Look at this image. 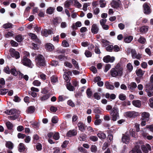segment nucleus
<instances>
[{
  "label": "nucleus",
  "instance_id": "obj_7",
  "mask_svg": "<svg viewBox=\"0 0 153 153\" xmlns=\"http://www.w3.org/2000/svg\"><path fill=\"white\" fill-rule=\"evenodd\" d=\"M115 60V58L114 56L111 57L109 55H107L104 57L103 60L106 63L113 62Z\"/></svg>",
  "mask_w": 153,
  "mask_h": 153
},
{
  "label": "nucleus",
  "instance_id": "obj_28",
  "mask_svg": "<svg viewBox=\"0 0 153 153\" xmlns=\"http://www.w3.org/2000/svg\"><path fill=\"white\" fill-rule=\"evenodd\" d=\"M52 32L51 30H47L46 29H44L42 32V36L47 37L49 34H51Z\"/></svg>",
  "mask_w": 153,
  "mask_h": 153
},
{
  "label": "nucleus",
  "instance_id": "obj_21",
  "mask_svg": "<svg viewBox=\"0 0 153 153\" xmlns=\"http://www.w3.org/2000/svg\"><path fill=\"white\" fill-rule=\"evenodd\" d=\"M149 27L147 26H143L140 28V32L145 33L147 32L148 30Z\"/></svg>",
  "mask_w": 153,
  "mask_h": 153
},
{
  "label": "nucleus",
  "instance_id": "obj_38",
  "mask_svg": "<svg viewBox=\"0 0 153 153\" xmlns=\"http://www.w3.org/2000/svg\"><path fill=\"white\" fill-rule=\"evenodd\" d=\"M15 39L18 42H21L23 40L22 36L20 35H18L16 36L15 37Z\"/></svg>",
  "mask_w": 153,
  "mask_h": 153
},
{
  "label": "nucleus",
  "instance_id": "obj_52",
  "mask_svg": "<svg viewBox=\"0 0 153 153\" xmlns=\"http://www.w3.org/2000/svg\"><path fill=\"white\" fill-rule=\"evenodd\" d=\"M74 6L78 8H80L82 7L81 4L78 1H75Z\"/></svg>",
  "mask_w": 153,
  "mask_h": 153
},
{
  "label": "nucleus",
  "instance_id": "obj_47",
  "mask_svg": "<svg viewBox=\"0 0 153 153\" xmlns=\"http://www.w3.org/2000/svg\"><path fill=\"white\" fill-rule=\"evenodd\" d=\"M86 94L88 98H90L92 95V92L90 88H88L86 91Z\"/></svg>",
  "mask_w": 153,
  "mask_h": 153
},
{
  "label": "nucleus",
  "instance_id": "obj_22",
  "mask_svg": "<svg viewBox=\"0 0 153 153\" xmlns=\"http://www.w3.org/2000/svg\"><path fill=\"white\" fill-rule=\"evenodd\" d=\"M145 71H143L141 69L137 70L136 73L137 75L139 77H141L144 74Z\"/></svg>",
  "mask_w": 153,
  "mask_h": 153
},
{
  "label": "nucleus",
  "instance_id": "obj_34",
  "mask_svg": "<svg viewBox=\"0 0 153 153\" xmlns=\"http://www.w3.org/2000/svg\"><path fill=\"white\" fill-rule=\"evenodd\" d=\"M67 89L70 91H73L74 90V88L73 86L70 83L68 82L66 85Z\"/></svg>",
  "mask_w": 153,
  "mask_h": 153
},
{
  "label": "nucleus",
  "instance_id": "obj_35",
  "mask_svg": "<svg viewBox=\"0 0 153 153\" xmlns=\"http://www.w3.org/2000/svg\"><path fill=\"white\" fill-rule=\"evenodd\" d=\"M146 88L149 90H153V83H149L146 84Z\"/></svg>",
  "mask_w": 153,
  "mask_h": 153
},
{
  "label": "nucleus",
  "instance_id": "obj_57",
  "mask_svg": "<svg viewBox=\"0 0 153 153\" xmlns=\"http://www.w3.org/2000/svg\"><path fill=\"white\" fill-rule=\"evenodd\" d=\"M58 20L59 19L58 18H54L53 21V23L54 25L56 26L58 25L59 23Z\"/></svg>",
  "mask_w": 153,
  "mask_h": 153
},
{
  "label": "nucleus",
  "instance_id": "obj_23",
  "mask_svg": "<svg viewBox=\"0 0 153 153\" xmlns=\"http://www.w3.org/2000/svg\"><path fill=\"white\" fill-rule=\"evenodd\" d=\"M55 9V8L53 7H49L46 10V13L48 14L51 15L53 13Z\"/></svg>",
  "mask_w": 153,
  "mask_h": 153
},
{
  "label": "nucleus",
  "instance_id": "obj_41",
  "mask_svg": "<svg viewBox=\"0 0 153 153\" xmlns=\"http://www.w3.org/2000/svg\"><path fill=\"white\" fill-rule=\"evenodd\" d=\"M127 69L129 72L131 71L133 69V67L130 63H128L127 64Z\"/></svg>",
  "mask_w": 153,
  "mask_h": 153
},
{
  "label": "nucleus",
  "instance_id": "obj_17",
  "mask_svg": "<svg viewBox=\"0 0 153 153\" xmlns=\"http://www.w3.org/2000/svg\"><path fill=\"white\" fill-rule=\"evenodd\" d=\"M45 48L48 51H51L54 49V46L51 43H48L46 45Z\"/></svg>",
  "mask_w": 153,
  "mask_h": 153
},
{
  "label": "nucleus",
  "instance_id": "obj_5",
  "mask_svg": "<svg viewBox=\"0 0 153 153\" xmlns=\"http://www.w3.org/2000/svg\"><path fill=\"white\" fill-rule=\"evenodd\" d=\"M9 51L10 55L12 57H15L16 59H18L20 58V56L19 53L16 51L14 49L11 48L10 50Z\"/></svg>",
  "mask_w": 153,
  "mask_h": 153
},
{
  "label": "nucleus",
  "instance_id": "obj_2",
  "mask_svg": "<svg viewBox=\"0 0 153 153\" xmlns=\"http://www.w3.org/2000/svg\"><path fill=\"white\" fill-rule=\"evenodd\" d=\"M36 65L39 67L44 66L45 65V59L43 56L41 55H38L36 58Z\"/></svg>",
  "mask_w": 153,
  "mask_h": 153
},
{
  "label": "nucleus",
  "instance_id": "obj_56",
  "mask_svg": "<svg viewBox=\"0 0 153 153\" xmlns=\"http://www.w3.org/2000/svg\"><path fill=\"white\" fill-rule=\"evenodd\" d=\"M52 122L53 123H56L58 121V119L57 117L54 116L52 117L51 119Z\"/></svg>",
  "mask_w": 153,
  "mask_h": 153
},
{
  "label": "nucleus",
  "instance_id": "obj_26",
  "mask_svg": "<svg viewBox=\"0 0 153 153\" xmlns=\"http://www.w3.org/2000/svg\"><path fill=\"white\" fill-rule=\"evenodd\" d=\"M77 132L74 130L69 131L67 134V135L68 137H71L76 135Z\"/></svg>",
  "mask_w": 153,
  "mask_h": 153
},
{
  "label": "nucleus",
  "instance_id": "obj_18",
  "mask_svg": "<svg viewBox=\"0 0 153 153\" xmlns=\"http://www.w3.org/2000/svg\"><path fill=\"white\" fill-rule=\"evenodd\" d=\"M71 74V72L70 71H69L68 72H65L64 73L63 77L65 80L67 82V83L69 82L70 81L69 75V74Z\"/></svg>",
  "mask_w": 153,
  "mask_h": 153
},
{
  "label": "nucleus",
  "instance_id": "obj_48",
  "mask_svg": "<svg viewBox=\"0 0 153 153\" xmlns=\"http://www.w3.org/2000/svg\"><path fill=\"white\" fill-rule=\"evenodd\" d=\"M7 89H0V94L5 95L8 92Z\"/></svg>",
  "mask_w": 153,
  "mask_h": 153
},
{
  "label": "nucleus",
  "instance_id": "obj_10",
  "mask_svg": "<svg viewBox=\"0 0 153 153\" xmlns=\"http://www.w3.org/2000/svg\"><path fill=\"white\" fill-rule=\"evenodd\" d=\"M141 149L143 152L147 153L148 152V150H151V148L149 144H146V146L144 145L141 146Z\"/></svg>",
  "mask_w": 153,
  "mask_h": 153
},
{
  "label": "nucleus",
  "instance_id": "obj_51",
  "mask_svg": "<svg viewBox=\"0 0 153 153\" xmlns=\"http://www.w3.org/2000/svg\"><path fill=\"white\" fill-rule=\"evenodd\" d=\"M91 149L92 152H96L97 150V147L95 145H92L91 147Z\"/></svg>",
  "mask_w": 153,
  "mask_h": 153
},
{
  "label": "nucleus",
  "instance_id": "obj_30",
  "mask_svg": "<svg viewBox=\"0 0 153 153\" xmlns=\"http://www.w3.org/2000/svg\"><path fill=\"white\" fill-rule=\"evenodd\" d=\"M122 140L123 143L127 144L129 142L130 140L129 137L125 135L122 137Z\"/></svg>",
  "mask_w": 153,
  "mask_h": 153
},
{
  "label": "nucleus",
  "instance_id": "obj_31",
  "mask_svg": "<svg viewBox=\"0 0 153 153\" xmlns=\"http://www.w3.org/2000/svg\"><path fill=\"white\" fill-rule=\"evenodd\" d=\"M133 39L132 36H129L125 37L124 39V42L127 43H129L131 42Z\"/></svg>",
  "mask_w": 153,
  "mask_h": 153
},
{
  "label": "nucleus",
  "instance_id": "obj_58",
  "mask_svg": "<svg viewBox=\"0 0 153 153\" xmlns=\"http://www.w3.org/2000/svg\"><path fill=\"white\" fill-rule=\"evenodd\" d=\"M113 49V46L112 45H109L106 48V50L108 51L111 52Z\"/></svg>",
  "mask_w": 153,
  "mask_h": 153
},
{
  "label": "nucleus",
  "instance_id": "obj_37",
  "mask_svg": "<svg viewBox=\"0 0 153 153\" xmlns=\"http://www.w3.org/2000/svg\"><path fill=\"white\" fill-rule=\"evenodd\" d=\"M25 149V146L24 144L20 143L19 145V151L20 152L24 151Z\"/></svg>",
  "mask_w": 153,
  "mask_h": 153
},
{
  "label": "nucleus",
  "instance_id": "obj_61",
  "mask_svg": "<svg viewBox=\"0 0 153 153\" xmlns=\"http://www.w3.org/2000/svg\"><path fill=\"white\" fill-rule=\"evenodd\" d=\"M13 32H9L5 34V36L7 38H8L11 36H13Z\"/></svg>",
  "mask_w": 153,
  "mask_h": 153
},
{
  "label": "nucleus",
  "instance_id": "obj_9",
  "mask_svg": "<svg viewBox=\"0 0 153 153\" xmlns=\"http://www.w3.org/2000/svg\"><path fill=\"white\" fill-rule=\"evenodd\" d=\"M99 29L97 25L95 24H93L91 28V31L94 34H97L99 32Z\"/></svg>",
  "mask_w": 153,
  "mask_h": 153
},
{
  "label": "nucleus",
  "instance_id": "obj_43",
  "mask_svg": "<svg viewBox=\"0 0 153 153\" xmlns=\"http://www.w3.org/2000/svg\"><path fill=\"white\" fill-rule=\"evenodd\" d=\"M100 6L101 7H105L106 2L105 1L103 0H100Z\"/></svg>",
  "mask_w": 153,
  "mask_h": 153
},
{
  "label": "nucleus",
  "instance_id": "obj_59",
  "mask_svg": "<svg viewBox=\"0 0 153 153\" xmlns=\"http://www.w3.org/2000/svg\"><path fill=\"white\" fill-rule=\"evenodd\" d=\"M94 96L95 98L97 100H99L101 98L100 96L97 93H94Z\"/></svg>",
  "mask_w": 153,
  "mask_h": 153
},
{
  "label": "nucleus",
  "instance_id": "obj_24",
  "mask_svg": "<svg viewBox=\"0 0 153 153\" xmlns=\"http://www.w3.org/2000/svg\"><path fill=\"white\" fill-rule=\"evenodd\" d=\"M132 103L134 105L137 107H140L141 105L140 101L138 100H133Z\"/></svg>",
  "mask_w": 153,
  "mask_h": 153
},
{
  "label": "nucleus",
  "instance_id": "obj_3",
  "mask_svg": "<svg viewBox=\"0 0 153 153\" xmlns=\"http://www.w3.org/2000/svg\"><path fill=\"white\" fill-rule=\"evenodd\" d=\"M110 114L111 116L112 120L116 121L119 117L118 109L116 107H114L111 111Z\"/></svg>",
  "mask_w": 153,
  "mask_h": 153
},
{
  "label": "nucleus",
  "instance_id": "obj_20",
  "mask_svg": "<svg viewBox=\"0 0 153 153\" xmlns=\"http://www.w3.org/2000/svg\"><path fill=\"white\" fill-rule=\"evenodd\" d=\"M136 152H137V153H142L139 149V147L137 146H135L134 149L130 152V153H135Z\"/></svg>",
  "mask_w": 153,
  "mask_h": 153
},
{
  "label": "nucleus",
  "instance_id": "obj_27",
  "mask_svg": "<svg viewBox=\"0 0 153 153\" xmlns=\"http://www.w3.org/2000/svg\"><path fill=\"white\" fill-rule=\"evenodd\" d=\"M97 135L100 138L102 139H104L106 137L105 134L102 131H100L99 133L97 134Z\"/></svg>",
  "mask_w": 153,
  "mask_h": 153
},
{
  "label": "nucleus",
  "instance_id": "obj_40",
  "mask_svg": "<svg viewBox=\"0 0 153 153\" xmlns=\"http://www.w3.org/2000/svg\"><path fill=\"white\" fill-rule=\"evenodd\" d=\"M138 42L142 44H144L146 41V40L142 36H140V38L138 40Z\"/></svg>",
  "mask_w": 153,
  "mask_h": 153
},
{
  "label": "nucleus",
  "instance_id": "obj_14",
  "mask_svg": "<svg viewBox=\"0 0 153 153\" xmlns=\"http://www.w3.org/2000/svg\"><path fill=\"white\" fill-rule=\"evenodd\" d=\"M144 13L145 14H149L150 13V9L149 7L145 3L143 5Z\"/></svg>",
  "mask_w": 153,
  "mask_h": 153
},
{
  "label": "nucleus",
  "instance_id": "obj_55",
  "mask_svg": "<svg viewBox=\"0 0 153 153\" xmlns=\"http://www.w3.org/2000/svg\"><path fill=\"white\" fill-rule=\"evenodd\" d=\"M71 4V1L67 0L65 2L64 5L65 7H68L70 6Z\"/></svg>",
  "mask_w": 153,
  "mask_h": 153
},
{
  "label": "nucleus",
  "instance_id": "obj_6",
  "mask_svg": "<svg viewBox=\"0 0 153 153\" xmlns=\"http://www.w3.org/2000/svg\"><path fill=\"white\" fill-rule=\"evenodd\" d=\"M131 53L132 57L134 59H140L142 57L141 55L139 53L137 54V52L134 49H131Z\"/></svg>",
  "mask_w": 153,
  "mask_h": 153
},
{
  "label": "nucleus",
  "instance_id": "obj_64",
  "mask_svg": "<svg viewBox=\"0 0 153 153\" xmlns=\"http://www.w3.org/2000/svg\"><path fill=\"white\" fill-rule=\"evenodd\" d=\"M146 91L147 92V95L149 97L153 96V92L148 91L147 89H146Z\"/></svg>",
  "mask_w": 153,
  "mask_h": 153
},
{
  "label": "nucleus",
  "instance_id": "obj_15",
  "mask_svg": "<svg viewBox=\"0 0 153 153\" xmlns=\"http://www.w3.org/2000/svg\"><path fill=\"white\" fill-rule=\"evenodd\" d=\"M137 87V85L135 82H132L128 86V88L131 91H133L134 90V88Z\"/></svg>",
  "mask_w": 153,
  "mask_h": 153
},
{
  "label": "nucleus",
  "instance_id": "obj_11",
  "mask_svg": "<svg viewBox=\"0 0 153 153\" xmlns=\"http://www.w3.org/2000/svg\"><path fill=\"white\" fill-rule=\"evenodd\" d=\"M28 35L32 39L35 40L37 43L39 44L40 43V41L37 38L36 35L35 34L32 33H28Z\"/></svg>",
  "mask_w": 153,
  "mask_h": 153
},
{
  "label": "nucleus",
  "instance_id": "obj_50",
  "mask_svg": "<svg viewBox=\"0 0 153 153\" xmlns=\"http://www.w3.org/2000/svg\"><path fill=\"white\" fill-rule=\"evenodd\" d=\"M10 72L11 74L14 76H16L18 74V73L15 68L11 69Z\"/></svg>",
  "mask_w": 153,
  "mask_h": 153
},
{
  "label": "nucleus",
  "instance_id": "obj_4",
  "mask_svg": "<svg viewBox=\"0 0 153 153\" xmlns=\"http://www.w3.org/2000/svg\"><path fill=\"white\" fill-rule=\"evenodd\" d=\"M21 63L25 66L29 67H32L31 61L29 59H28L26 56H24L23 58L22 59Z\"/></svg>",
  "mask_w": 153,
  "mask_h": 153
},
{
  "label": "nucleus",
  "instance_id": "obj_25",
  "mask_svg": "<svg viewBox=\"0 0 153 153\" xmlns=\"http://www.w3.org/2000/svg\"><path fill=\"white\" fill-rule=\"evenodd\" d=\"M77 126L79 128V129L82 132H83L85 130V127L84 124L81 122H79L77 124Z\"/></svg>",
  "mask_w": 153,
  "mask_h": 153
},
{
  "label": "nucleus",
  "instance_id": "obj_45",
  "mask_svg": "<svg viewBox=\"0 0 153 153\" xmlns=\"http://www.w3.org/2000/svg\"><path fill=\"white\" fill-rule=\"evenodd\" d=\"M89 138L90 140L94 142L97 141L98 140V137L96 136H91Z\"/></svg>",
  "mask_w": 153,
  "mask_h": 153
},
{
  "label": "nucleus",
  "instance_id": "obj_60",
  "mask_svg": "<svg viewBox=\"0 0 153 153\" xmlns=\"http://www.w3.org/2000/svg\"><path fill=\"white\" fill-rule=\"evenodd\" d=\"M111 68V65L109 64H107L105 66L104 72H106Z\"/></svg>",
  "mask_w": 153,
  "mask_h": 153
},
{
  "label": "nucleus",
  "instance_id": "obj_12",
  "mask_svg": "<svg viewBox=\"0 0 153 153\" xmlns=\"http://www.w3.org/2000/svg\"><path fill=\"white\" fill-rule=\"evenodd\" d=\"M5 146L9 150L12 149L13 148V144L11 141H6L5 143Z\"/></svg>",
  "mask_w": 153,
  "mask_h": 153
},
{
  "label": "nucleus",
  "instance_id": "obj_36",
  "mask_svg": "<svg viewBox=\"0 0 153 153\" xmlns=\"http://www.w3.org/2000/svg\"><path fill=\"white\" fill-rule=\"evenodd\" d=\"M6 125L8 129L11 130L12 129L13 125V124L10 122L8 121L6 122Z\"/></svg>",
  "mask_w": 153,
  "mask_h": 153
},
{
  "label": "nucleus",
  "instance_id": "obj_39",
  "mask_svg": "<svg viewBox=\"0 0 153 153\" xmlns=\"http://www.w3.org/2000/svg\"><path fill=\"white\" fill-rule=\"evenodd\" d=\"M119 98L122 101H123L126 99V95L122 93L120 94L119 95Z\"/></svg>",
  "mask_w": 153,
  "mask_h": 153
},
{
  "label": "nucleus",
  "instance_id": "obj_63",
  "mask_svg": "<svg viewBox=\"0 0 153 153\" xmlns=\"http://www.w3.org/2000/svg\"><path fill=\"white\" fill-rule=\"evenodd\" d=\"M60 27L62 28H64L67 27V23L65 22H62L61 24Z\"/></svg>",
  "mask_w": 153,
  "mask_h": 153
},
{
  "label": "nucleus",
  "instance_id": "obj_44",
  "mask_svg": "<svg viewBox=\"0 0 153 153\" xmlns=\"http://www.w3.org/2000/svg\"><path fill=\"white\" fill-rule=\"evenodd\" d=\"M72 62L76 69H78L79 68L78 63L74 59H72Z\"/></svg>",
  "mask_w": 153,
  "mask_h": 153
},
{
  "label": "nucleus",
  "instance_id": "obj_19",
  "mask_svg": "<svg viewBox=\"0 0 153 153\" xmlns=\"http://www.w3.org/2000/svg\"><path fill=\"white\" fill-rule=\"evenodd\" d=\"M7 114L9 115L14 114L17 115L18 114L19 111L15 109H12L10 111H7Z\"/></svg>",
  "mask_w": 153,
  "mask_h": 153
},
{
  "label": "nucleus",
  "instance_id": "obj_46",
  "mask_svg": "<svg viewBox=\"0 0 153 153\" xmlns=\"http://www.w3.org/2000/svg\"><path fill=\"white\" fill-rule=\"evenodd\" d=\"M50 97V95L49 94H46L42 97L40 99L42 101H44L48 99Z\"/></svg>",
  "mask_w": 153,
  "mask_h": 153
},
{
  "label": "nucleus",
  "instance_id": "obj_16",
  "mask_svg": "<svg viewBox=\"0 0 153 153\" xmlns=\"http://www.w3.org/2000/svg\"><path fill=\"white\" fill-rule=\"evenodd\" d=\"M127 117L130 118H134L136 115V113L134 111H129L125 113Z\"/></svg>",
  "mask_w": 153,
  "mask_h": 153
},
{
  "label": "nucleus",
  "instance_id": "obj_8",
  "mask_svg": "<svg viewBox=\"0 0 153 153\" xmlns=\"http://www.w3.org/2000/svg\"><path fill=\"white\" fill-rule=\"evenodd\" d=\"M121 1L120 0H113L111 3V6L114 8H118L121 5Z\"/></svg>",
  "mask_w": 153,
  "mask_h": 153
},
{
  "label": "nucleus",
  "instance_id": "obj_13",
  "mask_svg": "<svg viewBox=\"0 0 153 153\" xmlns=\"http://www.w3.org/2000/svg\"><path fill=\"white\" fill-rule=\"evenodd\" d=\"M142 120L148 121L149 119V114L148 112H144L143 113L142 115Z\"/></svg>",
  "mask_w": 153,
  "mask_h": 153
},
{
  "label": "nucleus",
  "instance_id": "obj_29",
  "mask_svg": "<svg viewBox=\"0 0 153 153\" xmlns=\"http://www.w3.org/2000/svg\"><path fill=\"white\" fill-rule=\"evenodd\" d=\"M106 88L108 89L113 90L114 89V86L111 84H110L108 82H106L105 84Z\"/></svg>",
  "mask_w": 153,
  "mask_h": 153
},
{
  "label": "nucleus",
  "instance_id": "obj_42",
  "mask_svg": "<svg viewBox=\"0 0 153 153\" xmlns=\"http://www.w3.org/2000/svg\"><path fill=\"white\" fill-rule=\"evenodd\" d=\"M41 84V82L38 80H34L33 82V84L35 86H39Z\"/></svg>",
  "mask_w": 153,
  "mask_h": 153
},
{
  "label": "nucleus",
  "instance_id": "obj_53",
  "mask_svg": "<svg viewBox=\"0 0 153 153\" xmlns=\"http://www.w3.org/2000/svg\"><path fill=\"white\" fill-rule=\"evenodd\" d=\"M149 104L150 107L153 108V97L151 98L149 100Z\"/></svg>",
  "mask_w": 153,
  "mask_h": 153
},
{
  "label": "nucleus",
  "instance_id": "obj_54",
  "mask_svg": "<svg viewBox=\"0 0 153 153\" xmlns=\"http://www.w3.org/2000/svg\"><path fill=\"white\" fill-rule=\"evenodd\" d=\"M53 138L56 140H58L59 138V133L58 132L55 133L54 134H53Z\"/></svg>",
  "mask_w": 153,
  "mask_h": 153
},
{
  "label": "nucleus",
  "instance_id": "obj_32",
  "mask_svg": "<svg viewBox=\"0 0 153 153\" xmlns=\"http://www.w3.org/2000/svg\"><path fill=\"white\" fill-rule=\"evenodd\" d=\"M34 111V107L33 106H30L28 108L27 111V113L31 114L33 113Z\"/></svg>",
  "mask_w": 153,
  "mask_h": 153
},
{
  "label": "nucleus",
  "instance_id": "obj_33",
  "mask_svg": "<svg viewBox=\"0 0 153 153\" xmlns=\"http://www.w3.org/2000/svg\"><path fill=\"white\" fill-rule=\"evenodd\" d=\"M13 27V25L10 23L8 22L5 24L3 25V28L6 29L8 28H11Z\"/></svg>",
  "mask_w": 153,
  "mask_h": 153
},
{
  "label": "nucleus",
  "instance_id": "obj_62",
  "mask_svg": "<svg viewBox=\"0 0 153 153\" xmlns=\"http://www.w3.org/2000/svg\"><path fill=\"white\" fill-rule=\"evenodd\" d=\"M28 93L30 95L34 97H35L37 96V93L35 92L29 91L28 92Z\"/></svg>",
  "mask_w": 153,
  "mask_h": 153
},
{
  "label": "nucleus",
  "instance_id": "obj_1",
  "mask_svg": "<svg viewBox=\"0 0 153 153\" xmlns=\"http://www.w3.org/2000/svg\"><path fill=\"white\" fill-rule=\"evenodd\" d=\"M110 73L112 77L121 76L123 75V68L118 64L114 68L111 69Z\"/></svg>",
  "mask_w": 153,
  "mask_h": 153
},
{
  "label": "nucleus",
  "instance_id": "obj_49",
  "mask_svg": "<svg viewBox=\"0 0 153 153\" xmlns=\"http://www.w3.org/2000/svg\"><path fill=\"white\" fill-rule=\"evenodd\" d=\"M51 81L53 83H55L58 81L57 78L56 77L53 76L51 77Z\"/></svg>",
  "mask_w": 153,
  "mask_h": 153
}]
</instances>
